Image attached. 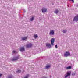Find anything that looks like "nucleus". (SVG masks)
Instances as JSON below:
<instances>
[{
  "instance_id": "obj_2",
  "label": "nucleus",
  "mask_w": 78,
  "mask_h": 78,
  "mask_svg": "<svg viewBox=\"0 0 78 78\" xmlns=\"http://www.w3.org/2000/svg\"><path fill=\"white\" fill-rule=\"evenodd\" d=\"M73 21L77 22L78 21V15H76L74 16V18L73 19Z\"/></svg>"
},
{
  "instance_id": "obj_4",
  "label": "nucleus",
  "mask_w": 78,
  "mask_h": 78,
  "mask_svg": "<svg viewBox=\"0 0 78 78\" xmlns=\"http://www.w3.org/2000/svg\"><path fill=\"white\" fill-rule=\"evenodd\" d=\"M41 11L43 13L47 12V9L46 8L43 7L41 9Z\"/></svg>"
},
{
  "instance_id": "obj_3",
  "label": "nucleus",
  "mask_w": 78,
  "mask_h": 78,
  "mask_svg": "<svg viewBox=\"0 0 78 78\" xmlns=\"http://www.w3.org/2000/svg\"><path fill=\"white\" fill-rule=\"evenodd\" d=\"M70 55V53L69 52H66L64 53V56H65V57H67V56H69Z\"/></svg>"
},
{
  "instance_id": "obj_22",
  "label": "nucleus",
  "mask_w": 78,
  "mask_h": 78,
  "mask_svg": "<svg viewBox=\"0 0 78 78\" xmlns=\"http://www.w3.org/2000/svg\"><path fill=\"white\" fill-rule=\"evenodd\" d=\"M70 1H72L73 2V3H74V1L73 0H70Z\"/></svg>"
},
{
  "instance_id": "obj_6",
  "label": "nucleus",
  "mask_w": 78,
  "mask_h": 78,
  "mask_svg": "<svg viewBox=\"0 0 78 78\" xmlns=\"http://www.w3.org/2000/svg\"><path fill=\"white\" fill-rule=\"evenodd\" d=\"M51 45H54V43L55 42V38H52L51 40Z\"/></svg>"
},
{
  "instance_id": "obj_1",
  "label": "nucleus",
  "mask_w": 78,
  "mask_h": 78,
  "mask_svg": "<svg viewBox=\"0 0 78 78\" xmlns=\"http://www.w3.org/2000/svg\"><path fill=\"white\" fill-rule=\"evenodd\" d=\"M72 72L70 71H68L64 75V78H69V76H70Z\"/></svg>"
},
{
  "instance_id": "obj_15",
  "label": "nucleus",
  "mask_w": 78,
  "mask_h": 78,
  "mask_svg": "<svg viewBox=\"0 0 78 78\" xmlns=\"http://www.w3.org/2000/svg\"><path fill=\"white\" fill-rule=\"evenodd\" d=\"M18 59V58H17V57H16L14 58L12 60V61H16V60H17Z\"/></svg>"
},
{
  "instance_id": "obj_26",
  "label": "nucleus",
  "mask_w": 78,
  "mask_h": 78,
  "mask_svg": "<svg viewBox=\"0 0 78 78\" xmlns=\"http://www.w3.org/2000/svg\"><path fill=\"white\" fill-rule=\"evenodd\" d=\"M2 74H0V77H1V76H2Z\"/></svg>"
},
{
  "instance_id": "obj_5",
  "label": "nucleus",
  "mask_w": 78,
  "mask_h": 78,
  "mask_svg": "<svg viewBox=\"0 0 78 78\" xmlns=\"http://www.w3.org/2000/svg\"><path fill=\"white\" fill-rule=\"evenodd\" d=\"M54 30H50L49 32V35L50 36H53L54 35Z\"/></svg>"
},
{
  "instance_id": "obj_23",
  "label": "nucleus",
  "mask_w": 78,
  "mask_h": 78,
  "mask_svg": "<svg viewBox=\"0 0 78 78\" xmlns=\"http://www.w3.org/2000/svg\"><path fill=\"white\" fill-rule=\"evenodd\" d=\"M55 48H58V45H55Z\"/></svg>"
},
{
  "instance_id": "obj_24",
  "label": "nucleus",
  "mask_w": 78,
  "mask_h": 78,
  "mask_svg": "<svg viewBox=\"0 0 78 78\" xmlns=\"http://www.w3.org/2000/svg\"><path fill=\"white\" fill-rule=\"evenodd\" d=\"M41 78H47V77L46 76H44V77H42Z\"/></svg>"
},
{
  "instance_id": "obj_8",
  "label": "nucleus",
  "mask_w": 78,
  "mask_h": 78,
  "mask_svg": "<svg viewBox=\"0 0 78 78\" xmlns=\"http://www.w3.org/2000/svg\"><path fill=\"white\" fill-rule=\"evenodd\" d=\"M46 46L47 47H48L49 48H50L51 47V44L50 43H47L46 44Z\"/></svg>"
},
{
  "instance_id": "obj_7",
  "label": "nucleus",
  "mask_w": 78,
  "mask_h": 78,
  "mask_svg": "<svg viewBox=\"0 0 78 78\" xmlns=\"http://www.w3.org/2000/svg\"><path fill=\"white\" fill-rule=\"evenodd\" d=\"M51 67V65L50 64H47L45 66V69H48Z\"/></svg>"
},
{
  "instance_id": "obj_25",
  "label": "nucleus",
  "mask_w": 78,
  "mask_h": 78,
  "mask_svg": "<svg viewBox=\"0 0 78 78\" xmlns=\"http://www.w3.org/2000/svg\"><path fill=\"white\" fill-rule=\"evenodd\" d=\"M8 78H12V76H9Z\"/></svg>"
},
{
  "instance_id": "obj_16",
  "label": "nucleus",
  "mask_w": 78,
  "mask_h": 78,
  "mask_svg": "<svg viewBox=\"0 0 78 78\" xmlns=\"http://www.w3.org/2000/svg\"><path fill=\"white\" fill-rule=\"evenodd\" d=\"M34 20V17H32L30 19V21H33Z\"/></svg>"
},
{
  "instance_id": "obj_21",
  "label": "nucleus",
  "mask_w": 78,
  "mask_h": 78,
  "mask_svg": "<svg viewBox=\"0 0 78 78\" xmlns=\"http://www.w3.org/2000/svg\"><path fill=\"white\" fill-rule=\"evenodd\" d=\"M75 74H76V73H72V75H75Z\"/></svg>"
},
{
  "instance_id": "obj_18",
  "label": "nucleus",
  "mask_w": 78,
  "mask_h": 78,
  "mask_svg": "<svg viewBox=\"0 0 78 78\" xmlns=\"http://www.w3.org/2000/svg\"><path fill=\"white\" fill-rule=\"evenodd\" d=\"M28 76H29V75L28 74L27 75V76L25 77H24V78H28Z\"/></svg>"
},
{
  "instance_id": "obj_14",
  "label": "nucleus",
  "mask_w": 78,
  "mask_h": 78,
  "mask_svg": "<svg viewBox=\"0 0 78 78\" xmlns=\"http://www.w3.org/2000/svg\"><path fill=\"white\" fill-rule=\"evenodd\" d=\"M38 37V36L37 34H36L34 35V38H35V39L37 38Z\"/></svg>"
},
{
  "instance_id": "obj_10",
  "label": "nucleus",
  "mask_w": 78,
  "mask_h": 78,
  "mask_svg": "<svg viewBox=\"0 0 78 78\" xmlns=\"http://www.w3.org/2000/svg\"><path fill=\"white\" fill-rule=\"evenodd\" d=\"M20 51H25V48H24V47H22L20 48Z\"/></svg>"
},
{
  "instance_id": "obj_20",
  "label": "nucleus",
  "mask_w": 78,
  "mask_h": 78,
  "mask_svg": "<svg viewBox=\"0 0 78 78\" xmlns=\"http://www.w3.org/2000/svg\"><path fill=\"white\" fill-rule=\"evenodd\" d=\"M21 72V71H20V70H18L17 71V73H20Z\"/></svg>"
},
{
  "instance_id": "obj_27",
  "label": "nucleus",
  "mask_w": 78,
  "mask_h": 78,
  "mask_svg": "<svg viewBox=\"0 0 78 78\" xmlns=\"http://www.w3.org/2000/svg\"><path fill=\"white\" fill-rule=\"evenodd\" d=\"M51 76H50V77H51Z\"/></svg>"
},
{
  "instance_id": "obj_11",
  "label": "nucleus",
  "mask_w": 78,
  "mask_h": 78,
  "mask_svg": "<svg viewBox=\"0 0 78 78\" xmlns=\"http://www.w3.org/2000/svg\"><path fill=\"white\" fill-rule=\"evenodd\" d=\"M59 13V10L57 9H55V10L54 11V13L55 14H58Z\"/></svg>"
},
{
  "instance_id": "obj_19",
  "label": "nucleus",
  "mask_w": 78,
  "mask_h": 78,
  "mask_svg": "<svg viewBox=\"0 0 78 78\" xmlns=\"http://www.w3.org/2000/svg\"><path fill=\"white\" fill-rule=\"evenodd\" d=\"M63 33H66L67 32V30H64L63 31H62Z\"/></svg>"
},
{
  "instance_id": "obj_9",
  "label": "nucleus",
  "mask_w": 78,
  "mask_h": 78,
  "mask_svg": "<svg viewBox=\"0 0 78 78\" xmlns=\"http://www.w3.org/2000/svg\"><path fill=\"white\" fill-rule=\"evenodd\" d=\"M33 45V44H31L30 43L29 44H27L26 46V48H30V47H31V46Z\"/></svg>"
},
{
  "instance_id": "obj_13",
  "label": "nucleus",
  "mask_w": 78,
  "mask_h": 78,
  "mask_svg": "<svg viewBox=\"0 0 78 78\" xmlns=\"http://www.w3.org/2000/svg\"><path fill=\"white\" fill-rule=\"evenodd\" d=\"M27 37H22V39L23 41H25V40H27Z\"/></svg>"
},
{
  "instance_id": "obj_12",
  "label": "nucleus",
  "mask_w": 78,
  "mask_h": 78,
  "mask_svg": "<svg viewBox=\"0 0 78 78\" xmlns=\"http://www.w3.org/2000/svg\"><path fill=\"white\" fill-rule=\"evenodd\" d=\"M66 70H69V69H72V67H71L70 66L67 67H66Z\"/></svg>"
},
{
  "instance_id": "obj_17",
  "label": "nucleus",
  "mask_w": 78,
  "mask_h": 78,
  "mask_svg": "<svg viewBox=\"0 0 78 78\" xmlns=\"http://www.w3.org/2000/svg\"><path fill=\"white\" fill-rule=\"evenodd\" d=\"M18 53V52H17L15 51H13V53Z\"/></svg>"
}]
</instances>
